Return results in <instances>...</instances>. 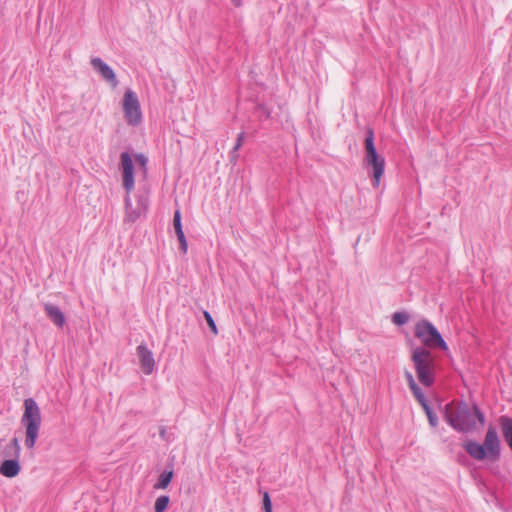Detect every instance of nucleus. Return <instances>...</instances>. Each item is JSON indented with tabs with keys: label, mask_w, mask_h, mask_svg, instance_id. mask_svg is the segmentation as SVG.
<instances>
[{
	"label": "nucleus",
	"mask_w": 512,
	"mask_h": 512,
	"mask_svg": "<svg viewBox=\"0 0 512 512\" xmlns=\"http://www.w3.org/2000/svg\"><path fill=\"white\" fill-rule=\"evenodd\" d=\"M444 418L454 429L461 432H468L475 429L476 418L481 425L485 422L483 413L476 405L469 406L463 402L447 404L444 410Z\"/></svg>",
	"instance_id": "1"
},
{
	"label": "nucleus",
	"mask_w": 512,
	"mask_h": 512,
	"mask_svg": "<svg viewBox=\"0 0 512 512\" xmlns=\"http://www.w3.org/2000/svg\"><path fill=\"white\" fill-rule=\"evenodd\" d=\"M463 446L466 452L475 460L489 459L496 461L500 457V440L493 426H489L483 444L469 440Z\"/></svg>",
	"instance_id": "2"
},
{
	"label": "nucleus",
	"mask_w": 512,
	"mask_h": 512,
	"mask_svg": "<svg viewBox=\"0 0 512 512\" xmlns=\"http://www.w3.org/2000/svg\"><path fill=\"white\" fill-rule=\"evenodd\" d=\"M24 412L21 417V424L25 428L24 444L26 448L34 449L39 436L42 423L41 410L32 398H27L23 403Z\"/></svg>",
	"instance_id": "3"
},
{
	"label": "nucleus",
	"mask_w": 512,
	"mask_h": 512,
	"mask_svg": "<svg viewBox=\"0 0 512 512\" xmlns=\"http://www.w3.org/2000/svg\"><path fill=\"white\" fill-rule=\"evenodd\" d=\"M411 360L419 382L424 386H431L435 374V362L432 354L424 347H417L412 352Z\"/></svg>",
	"instance_id": "4"
},
{
	"label": "nucleus",
	"mask_w": 512,
	"mask_h": 512,
	"mask_svg": "<svg viewBox=\"0 0 512 512\" xmlns=\"http://www.w3.org/2000/svg\"><path fill=\"white\" fill-rule=\"evenodd\" d=\"M415 336L427 348H439L443 351L448 350V346L441 336L438 329L429 321L421 320L416 323L414 329Z\"/></svg>",
	"instance_id": "5"
},
{
	"label": "nucleus",
	"mask_w": 512,
	"mask_h": 512,
	"mask_svg": "<svg viewBox=\"0 0 512 512\" xmlns=\"http://www.w3.org/2000/svg\"><path fill=\"white\" fill-rule=\"evenodd\" d=\"M365 150V160L367 164L373 169V185L378 187L380 184V179L384 173L385 160L376 151L372 130L368 131V135L365 139Z\"/></svg>",
	"instance_id": "6"
},
{
	"label": "nucleus",
	"mask_w": 512,
	"mask_h": 512,
	"mask_svg": "<svg viewBox=\"0 0 512 512\" xmlns=\"http://www.w3.org/2000/svg\"><path fill=\"white\" fill-rule=\"evenodd\" d=\"M122 108L124 112V118L129 125L136 126L140 124L142 120V112L140 102L136 93L130 89L124 93Z\"/></svg>",
	"instance_id": "7"
},
{
	"label": "nucleus",
	"mask_w": 512,
	"mask_h": 512,
	"mask_svg": "<svg viewBox=\"0 0 512 512\" xmlns=\"http://www.w3.org/2000/svg\"><path fill=\"white\" fill-rule=\"evenodd\" d=\"M11 444L15 449V459L5 460L0 465V474L7 478L16 477L21 470L18 458L20 456V445L17 438L11 440Z\"/></svg>",
	"instance_id": "8"
},
{
	"label": "nucleus",
	"mask_w": 512,
	"mask_h": 512,
	"mask_svg": "<svg viewBox=\"0 0 512 512\" xmlns=\"http://www.w3.org/2000/svg\"><path fill=\"white\" fill-rule=\"evenodd\" d=\"M123 174V186L127 193L134 189V165L131 156L123 152L120 156Z\"/></svg>",
	"instance_id": "9"
},
{
	"label": "nucleus",
	"mask_w": 512,
	"mask_h": 512,
	"mask_svg": "<svg viewBox=\"0 0 512 512\" xmlns=\"http://www.w3.org/2000/svg\"><path fill=\"white\" fill-rule=\"evenodd\" d=\"M137 355L143 373L146 375L152 374L155 368V360L152 352L147 348L146 345H139L137 347Z\"/></svg>",
	"instance_id": "10"
},
{
	"label": "nucleus",
	"mask_w": 512,
	"mask_h": 512,
	"mask_svg": "<svg viewBox=\"0 0 512 512\" xmlns=\"http://www.w3.org/2000/svg\"><path fill=\"white\" fill-rule=\"evenodd\" d=\"M92 67L101 74L104 80L116 87L118 82L113 69L108 66L101 58L95 57L91 59Z\"/></svg>",
	"instance_id": "11"
},
{
	"label": "nucleus",
	"mask_w": 512,
	"mask_h": 512,
	"mask_svg": "<svg viewBox=\"0 0 512 512\" xmlns=\"http://www.w3.org/2000/svg\"><path fill=\"white\" fill-rule=\"evenodd\" d=\"M44 310L48 318L57 326L63 327L65 325V315L59 307L47 303L44 305Z\"/></svg>",
	"instance_id": "12"
},
{
	"label": "nucleus",
	"mask_w": 512,
	"mask_h": 512,
	"mask_svg": "<svg viewBox=\"0 0 512 512\" xmlns=\"http://www.w3.org/2000/svg\"><path fill=\"white\" fill-rule=\"evenodd\" d=\"M173 225H174V229H175L177 238L180 242V249H181L182 253L186 254L188 245H187V241H186L184 232L182 230L181 214H180L179 210H176L174 213Z\"/></svg>",
	"instance_id": "13"
},
{
	"label": "nucleus",
	"mask_w": 512,
	"mask_h": 512,
	"mask_svg": "<svg viewBox=\"0 0 512 512\" xmlns=\"http://www.w3.org/2000/svg\"><path fill=\"white\" fill-rule=\"evenodd\" d=\"M502 434L508 446L512 450V419L507 416H502L499 419Z\"/></svg>",
	"instance_id": "14"
},
{
	"label": "nucleus",
	"mask_w": 512,
	"mask_h": 512,
	"mask_svg": "<svg viewBox=\"0 0 512 512\" xmlns=\"http://www.w3.org/2000/svg\"><path fill=\"white\" fill-rule=\"evenodd\" d=\"M172 476V471L162 473L159 477L158 483L155 485V488L165 489L171 482Z\"/></svg>",
	"instance_id": "15"
},
{
	"label": "nucleus",
	"mask_w": 512,
	"mask_h": 512,
	"mask_svg": "<svg viewBox=\"0 0 512 512\" xmlns=\"http://www.w3.org/2000/svg\"><path fill=\"white\" fill-rule=\"evenodd\" d=\"M169 503V498L167 496H160L157 498L154 504L155 512H163Z\"/></svg>",
	"instance_id": "16"
},
{
	"label": "nucleus",
	"mask_w": 512,
	"mask_h": 512,
	"mask_svg": "<svg viewBox=\"0 0 512 512\" xmlns=\"http://www.w3.org/2000/svg\"><path fill=\"white\" fill-rule=\"evenodd\" d=\"M410 389L412 390L414 396L417 398L419 403L423 407H426L427 403H426V400H425V396H424L422 390L418 387V385H415L414 388H410Z\"/></svg>",
	"instance_id": "17"
},
{
	"label": "nucleus",
	"mask_w": 512,
	"mask_h": 512,
	"mask_svg": "<svg viewBox=\"0 0 512 512\" xmlns=\"http://www.w3.org/2000/svg\"><path fill=\"white\" fill-rule=\"evenodd\" d=\"M203 315H204V318H205V320H206V322H207L211 332L214 335H217L218 334V329H217V326H216L212 316L210 315V313L207 312V311H204Z\"/></svg>",
	"instance_id": "18"
},
{
	"label": "nucleus",
	"mask_w": 512,
	"mask_h": 512,
	"mask_svg": "<svg viewBox=\"0 0 512 512\" xmlns=\"http://www.w3.org/2000/svg\"><path fill=\"white\" fill-rule=\"evenodd\" d=\"M393 322L397 325H403L408 321V316L405 313L397 312L393 314Z\"/></svg>",
	"instance_id": "19"
},
{
	"label": "nucleus",
	"mask_w": 512,
	"mask_h": 512,
	"mask_svg": "<svg viewBox=\"0 0 512 512\" xmlns=\"http://www.w3.org/2000/svg\"><path fill=\"white\" fill-rule=\"evenodd\" d=\"M263 509L264 512H271L272 510L271 500L267 492H265L263 495Z\"/></svg>",
	"instance_id": "20"
},
{
	"label": "nucleus",
	"mask_w": 512,
	"mask_h": 512,
	"mask_svg": "<svg viewBox=\"0 0 512 512\" xmlns=\"http://www.w3.org/2000/svg\"><path fill=\"white\" fill-rule=\"evenodd\" d=\"M426 411V414H427V417H428V420H429V423L435 427L437 425V417L435 414H433L430 410V408L428 407V405H426V407H423Z\"/></svg>",
	"instance_id": "21"
},
{
	"label": "nucleus",
	"mask_w": 512,
	"mask_h": 512,
	"mask_svg": "<svg viewBox=\"0 0 512 512\" xmlns=\"http://www.w3.org/2000/svg\"><path fill=\"white\" fill-rule=\"evenodd\" d=\"M135 160H136L137 164L145 172L146 171V165H147V158L144 155L139 154V155H136Z\"/></svg>",
	"instance_id": "22"
},
{
	"label": "nucleus",
	"mask_w": 512,
	"mask_h": 512,
	"mask_svg": "<svg viewBox=\"0 0 512 512\" xmlns=\"http://www.w3.org/2000/svg\"><path fill=\"white\" fill-rule=\"evenodd\" d=\"M405 376H406V379H407L409 387L410 388H414V386L417 385V384H416V382H415V380L413 378L412 373L409 372V371H406Z\"/></svg>",
	"instance_id": "23"
},
{
	"label": "nucleus",
	"mask_w": 512,
	"mask_h": 512,
	"mask_svg": "<svg viewBox=\"0 0 512 512\" xmlns=\"http://www.w3.org/2000/svg\"><path fill=\"white\" fill-rule=\"evenodd\" d=\"M405 376H406V379H407L409 387L410 388H414V386L417 385V384H416V382H415V380L413 378L412 373L409 372V371H406Z\"/></svg>",
	"instance_id": "24"
},
{
	"label": "nucleus",
	"mask_w": 512,
	"mask_h": 512,
	"mask_svg": "<svg viewBox=\"0 0 512 512\" xmlns=\"http://www.w3.org/2000/svg\"><path fill=\"white\" fill-rule=\"evenodd\" d=\"M242 137H243L242 135L239 136L238 142H237V145H236L235 149H238L241 146Z\"/></svg>",
	"instance_id": "25"
}]
</instances>
